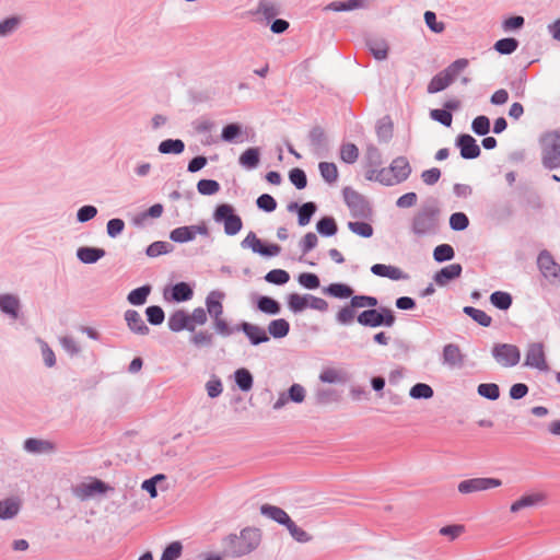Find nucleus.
<instances>
[{"label": "nucleus", "mask_w": 560, "mask_h": 560, "mask_svg": "<svg viewBox=\"0 0 560 560\" xmlns=\"http://www.w3.org/2000/svg\"><path fill=\"white\" fill-rule=\"evenodd\" d=\"M262 534L259 528L245 527L238 534L224 537L223 553L228 557L241 558L255 551L261 542Z\"/></svg>", "instance_id": "nucleus-1"}, {"label": "nucleus", "mask_w": 560, "mask_h": 560, "mask_svg": "<svg viewBox=\"0 0 560 560\" xmlns=\"http://www.w3.org/2000/svg\"><path fill=\"white\" fill-rule=\"evenodd\" d=\"M468 67V60L460 58L451 63L446 69L434 75L428 84V92L433 94L446 89L454 79Z\"/></svg>", "instance_id": "nucleus-2"}, {"label": "nucleus", "mask_w": 560, "mask_h": 560, "mask_svg": "<svg viewBox=\"0 0 560 560\" xmlns=\"http://www.w3.org/2000/svg\"><path fill=\"white\" fill-rule=\"evenodd\" d=\"M411 172L410 165L405 158L395 159L388 168H383L376 175V179L385 185H394L407 179Z\"/></svg>", "instance_id": "nucleus-3"}, {"label": "nucleus", "mask_w": 560, "mask_h": 560, "mask_svg": "<svg viewBox=\"0 0 560 560\" xmlns=\"http://www.w3.org/2000/svg\"><path fill=\"white\" fill-rule=\"evenodd\" d=\"M542 163L547 168L553 170L560 167V133L558 131L548 132L542 140Z\"/></svg>", "instance_id": "nucleus-4"}, {"label": "nucleus", "mask_w": 560, "mask_h": 560, "mask_svg": "<svg viewBox=\"0 0 560 560\" xmlns=\"http://www.w3.org/2000/svg\"><path fill=\"white\" fill-rule=\"evenodd\" d=\"M114 488L108 483L102 481L97 478H89L86 481H83L77 485L73 489V495L81 500L86 501L96 495H104L109 491H113Z\"/></svg>", "instance_id": "nucleus-5"}, {"label": "nucleus", "mask_w": 560, "mask_h": 560, "mask_svg": "<svg viewBox=\"0 0 560 560\" xmlns=\"http://www.w3.org/2000/svg\"><path fill=\"white\" fill-rule=\"evenodd\" d=\"M213 218L215 222L223 223L224 232L235 235L242 229V219L234 212L231 205L223 203L217 207Z\"/></svg>", "instance_id": "nucleus-6"}, {"label": "nucleus", "mask_w": 560, "mask_h": 560, "mask_svg": "<svg viewBox=\"0 0 560 560\" xmlns=\"http://www.w3.org/2000/svg\"><path fill=\"white\" fill-rule=\"evenodd\" d=\"M492 355L495 361L504 368H512L521 360L520 349L511 343H497L492 348Z\"/></svg>", "instance_id": "nucleus-7"}, {"label": "nucleus", "mask_w": 560, "mask_h": 560, "mask_svg": "<svg viewBox=\"0 0 560 560\" xmlns=\"http://www.w3.org/2000/svg\"><path fill=\"white\" fill-rule=\"evenodd\" d=\"M502 485V481L497 478H471L463 480L458 483L457 489L462 494H470L479 491H486L492 488H498Z\"/></svg>", "instance_id": "nucleus-8"}, {"label": "nucleus", "mask_w": 560, "mask_h": 560, "mask_svg": "<svg viewBox=\"0 0 560 560\" xmlns=\"http://www.w3.org/2000/svg\"><path fill=\"white\" fill-rule=\"evenodd\" d=\"M537 264L545 278L553 282L560 281V266L547 250L539 254Z\"/></svg>", "instance_id": "nucleus-9"}, {"label": "nucleus", "mask_w": 560, "mask_h": 560, "mask_svg": "<svg viewBox=\"0 0 560 560\" xmlns=\"http://www.w3.org/2000/svg\"><path fill=\"white\" fill-rule=\"evenodd\" d=\"M525 365L546 371L548 369L544 345L540 342L530 343L526 351Z\"/></svg>", "instance_id": "nucleus-10"}, {"label": "nucleus", "mask_w": 560, "mask_h": 560, "mask_svg": "<svg viewBox=\"0 0 560 560\" xmlns=\"http://www.w3.org/2000/svg\"><path fill=\"white\" fill-rule=\"evenodd\" d=\"M546 499H547L546 493L539 492V491L524 494L518 500L514 501L511 504L510 511L512 513H518L520 511H522L524 509L534 508V506L545 503Z\"/></svg>", "instance_id": "nucleus-11"}, {"label": "nucleus", "mask_w": 560, "mask_h": 560, "mask_svg": "<svg viewBox=\"0 0 560 560\" xmlns=\"http://www.w3.org/2000/svg\"><path fill=\"white\" fill-rule=\"evenodd\" d=\"M343 198L347 206L354 214H365L369 210L364 197L352 188L343 189Z\"/></svg>", "instance_id": "nucleus-12"}, {"label": "nucleus", "mask_w": 560, "mask_h": 560, "mask_svg": "<svg viewBox=\"0 0 560 560\" xmlns=\"http://www.w3.org/2000/svg\"><path fill=\"white\" fill-rule=\"evenodd\" d=\"M442 359L443 364L448 368H462L465 362V354L457 345L447 343L443 348Z\"/></svg>", "instance_id": "nucleus-13"}, {"label": "nucleus", "mask_w": 560, "mask_h": 560, "mask_svg": "<svg viewBox=\"0 0 560 560\" xmlns=\"http://www.w3.org/2000/svg\"><path fill=\"white\" fill-rule=\"evenodd\" d=\"M456 145L460 150V155L464 159H476L480 155V148L476 140L470 135H460L456 139Z\"/></svg>", "instance_id": "nucleus-14"}, {"label": "nucleus", "mask_w": 560, "mask_h": 560, "mask_svg": "<svg viewBox=\"0 0 560 560\" xmlns=\"http://www.w3.org/2000/svg\"><path fill=\"white\" fill-rule=\"evenodd\" d=\"M197 234H207L205 225L180 226L172 231L171 240L176 243L192 241Z\"/></svg>", "instance_id": "nucleus-15"}, {"label": "nucleus", "mask_w": 560, "mask_h": 560, "mask_svg": "<svg viewBox=\"0 0 560 560\" xmlns=\"http://www.w3.org/2000/svg\"><path fill=\"white\" fill-rule=\"evenodd\" d=\"M23 447L32 454H50L56 450V445L51 441L35 438L26 439Z\"/></svg>", "instance_id": "nucleus-16"}, {"label": "nucleus", "mask_w": 560, "mask_h": 560, "mask_svg": "<svg viewBox=\"0 0 560 560\" xmlns=\"http://www.w3.org/2000/svg\"><path fill=\"white\" fill-rule=\"evenodd\" d=\"M371 271L375 276L392 280H407L409 278L401 269L390 265L375 264L371 267Z\"/></svg>", "instance_id": "nucleus-17"}, {"label": "nucleus", "mask_w": 560, "mask_h": 560, "mask_svg": "<svg viewBox=\"0 0 560 560\" xmlns=\"http://www.w3.org/2000/svg\"><path fill=\"white\" fill-rule=\"evenodd\" d=\"M460 273H462V266L459 264H452V265H448V266L442 268L441 270H439L434 275L433 280L438 285L444 287L450 281L458 278L460 276Z\"/></svg>", "instance_id": "nucleus-18"}, {"label": "nucleus", "mask_w": 560, "mask_h": 560, "mask_svg": "<svg viewBox=\"0 0 560 560\" xmlns=\"http://www.w3.org/2000/svg\"><path fill=\"white\" fill-rule=\"evenodd\" d=\"M225 294L221 291H211L206 299L207 312L212 318L221 317L223 314L222 301Z\"/></svg>", "instance_id": "nucleus-19"}, {"label": "nucleus", "mask_w": 560, "mask_h": 560, "mask_svg": "<svg viewBox=\"0 0 560 560\" xmlns=\"http://www.w3.org/2000/svg\"><path fill=\"white\" fill-rule=\"evenodd\" d=\"M125 320L127 323L128 328L138 335H148L149 327L143 322L141 315L135 310H128L125 313Z\"/></svg>", "instance_id": "nucleus-20"}, {"label": "nucleus", "mask_w": 560, "mask_h": 560, "mask_svg": "<svg viewBox=\"0 0 560 560\" xmlns=\"http://www.w3.org/2000/svg\"><path fill=\"white\" fill-rule=\"evenodd\" d=\"M240 328L244 331V334L248 337L252 345L257 346L262 342H267L269 340V337L264 328L249 324V323H242Z\"/></svg>", "instance_id": "nucleus-21"}, {"label": "nucleus", "mask_w": 560, "mask_h": 560, "mask_svg": "<svg viewBox=\"0 0 560 560\" xmlns=\"http://www.w3.org/2000/svg\"><path fill=\"white\" fill-rule=\"evenodd\" d=\"M260 513L277 522L280 525L287 526V524L291 521V517L288 515V513L282 510L279 506L271 505V504H262L260 506Z\"/></svg>", "instance_id": "nucleus-22"}, {"label": "nucleus", "mask_w": 560, "mask_h": 560, "mask_svg": "<svg viewBox=\"0 0 560 560\" xmlns=\"http://www.w3.org/2000/svg\"><path fill=\"white\" fill-rule=\"evenodd\" d=\"M168 327L172 331H180L187 329L189 331L195 330V325L189 324L188 314L184 311H177L168 318Z\"/></svg>", "instance_id": "nucleus-23"}, {"label": "nucleus", "mask_w": 560, "mask_h": 560, "mask_svg": "<svg viewBox=\"0 0 560 560\" xmlns=\"http://www.w3.org/2000/svg\"><path fill=\"white\" fill-rule=\"evenodd\" d=\"M20 310V300L13 294L0 295V311L12 318H18Z\"/></svg>", "instance_id": "nucleus-24"}, {"label": "nucleus", "mask_w": 560, "mask_h": 560, "mask_svg": "<svg viewBox=\"0 0 560 560\" xmlns=\"http://www.w3.org/2000/svg\"><path fill=\"white\" fill-rule=\"evenodd\" d=\"M357 320L362 326L378 327L382 326V313L375 308L366 310L360 313Z\"/></svg>", "instance_id": "nucleus-25"}, {"label": "nucleus", "mask_w": 560, "mask_h": 560, "mask_svg": "<svg viewBox=\"0 0 560 560\" xmlns=\"http://www.w3.org/2000/svg\"><path fill=\"white\" fill-rule=\"evenodd\" d=\"M104 256L105 250L97 247H79L77 250V257L83 264H94Z\"/></svg>", "instance_id": "nucleus-26"}, {"label": "nucleus", "mask_w": 560, "mask_h": 560, "mask_svg": "<svg viewBox=\"0 0 560 560\" xmlns=\"http://www.w3.org/2000/svg\"><path fill=\"white\" fill-rule=\"evenodd\" d=\"M20 502L15 499L0 500V518L11 520L18 515Z\"/></svg>", "instance_id": "nucleus-27"}, {"label": "nucleus", "mask_w": 560, "mask_h": 560, "mask_svg": "<svg viewBox=\"0 0 560 560\" xmlns=\"http://www.w3.org/2000/svg\"><path fill=\"white\" fill-rule=\"evenodd\" d=\"M324 293L337 299H348L352 298L353 290L345 283H331L324 289Z\"/></svg>", "instance_id": "nucleus-28"}, {"label": "nucleus", "mask_w": 560, "mask_h": 560, "mask_svg": "<svg viewBox=\"0 0 560 560\" xmlns=\"http://www.w3.org/2000/svg\"><path fill=\"white\" fill-rule=\"evenodd\" d=\"M368 47L375 59L383 60L387 57L388 45L384 39H378V38L369 39Z\"/></svg>", "instance_id": "nucleus-29"}, {"label": "nucleus", "mask_w": 560, "mask_h": 560, "mask_svg": "<svg viewBox=\"0 0 560 560\" xmlns=\"http://www.w3.org/2000/svg\"><path fill=\"white\" fill-rule=\"evenodd\" d=\"M463 312L482 327H489L492 323V318L482 310L465 306Z\"/></svg>", "instance_id": "nucleus-30"}, {"label": "nucleus", "mask_w": 560, "mask_h": 560, "mask_svg": "<svg viewBox=\"0 0 560 560\" xmlns=\"http://www.w3.org/2000/svg\"><path fill=\"white\" fill-rule=\"evenodd\" d=\"M290 325L283 319H275L269 323L268 331L273 338H283L289 334Z\"/></svg>", "instance_id": "nucleus-31"}, {"label": "nucleus", "mask_w": 560, "mask_h": 560, "mask_svg": "<svg viewBox=\"0 0 560 560\" xmlns=\"http://www.w3.org/2000/svg\"><path fill=\"white\" fill-rule=\"evenodd\" d=\"M151 292L150 285H142L129 292L127 300L132 305H142L145 303Z\"/></svg>", "instance_id": "nucleus-32"}, {"label": "nucleus", "mask_w": 560, "mask_h": 560, "mask_svg": "<svg viewBox=\"0 0 560 560\" xmlns=\"http://www.w3.org/2000/svg\"><path fill=\"white\" fill-rule=\"evenodd\" d=\"M490 302L497 308L505 311L512 305V296L508 292L495 291L490 295Z\"/></svg>", "instance_id": "nucleus-33"}, {"label": "nucleus", "mask_w": 560, "mask_h": 560, "mask_svg": "<svg viewBox=\"0 0 560 560\" xmlns=\"http://www.w3.org/2000/svg\"><path fill=\"white\" fill-rule=\"evenodd\" d=\"M185 144L179 139H167L160 143L159 151L163 154H179L184 151Z\"/></svg>", "instance_id": "nucleus-34"}, {"label": "nucleus", "mask_w": 560, "mask_h": 560, "mask_svg": "<svg viewBox=\"0 0 560 560\" xmlns=\"http://www.w3.org/2000/svg\"><path fill=\"white\" fill-rule=\"evenodd\" d=\"M235 382L241 390L248 392L253 387V376L250 372L244 368L235 371Z\"/></svg>", "instance_id": "nucleus-35"}, {"label": "nucleus", "mask_w": 560, "mask_h": 560, "mask_svg": "<svg viewBox=\"0 0 560 560\" xmlns=\"http://www.w3.org/2000/svg\"><path fill=\"white\" fill-rule=\"evenodd\" d=\"M433 394L432 387L424 383H417L409 390V396L413 399H430Z\"/></svg>", "instance_id": "nucleus-36"}, {"label": "nucleus", "mask_w": 560, "mask_h": 560, "mask_svg": "<svg viewBox=\"0 0 560 560\" xmlns=\"http://www.w3.org/2000/svg\"><path fill=\"white\" fill-rule=\"evenodd\" d=\"M308 296L300 295L298 293H292L288 296V305L289 308L293 313L303 312L307 307Z\"/></svg>", "instance_id": "nucleus-37"}, {"label": "nucleus", "mask_w": 560, "mask_h": 560, "mask_svg": "<svg viewBox=\"0 0 560 560\" xmlns=\"http://www.w3.org/2000/svg\"><path fill=\"white\" fill-rule=\"evenodd\" d=\"M319 172L324 180H326L329 184H332L338 178V168L335 163L329 162H320L319 165Z\"/></svg>", "instance_id": "nucleus-38"}, {"label": "nucleus", "mask_w": 560, "mask_h": 560, "mask_svg": "<svg viewBox=\"0 0 560 560\" xmlns=\"http://www.w3.org/2000/svg\"><path fill=\"white\" fill-rule=\"evenodd\" d=\"M172 296L177 302L188 301L192 296V290L187 283L179 282L173 287Z\"/></svg>", "instance_id": "nucleus-39"}, {"label": "nucleus", "mask_w": 560, "mask_h": 560, "mask_svg": "<svg viewBox=\"0 0 560 560\" xmlns=\"http://www.w3.org/2000/svg\"><path fill=\"white\" fill-rule=\"evenodd\" d=\"M287 529L294 540L305 544L312 540V536L303 528L299 527L292 520L287 524Z\"/></svg>", "instance_id": "nucleus-40"}, {"label": "nucleus", "mask_w": 560, "mask_h": 560, "mask_svg": "<svg viewBox=\"0 0 560 560\" xmlns=\"http://www.w3.org/2000/svg\"><path fill=\"white\" fill-rule=\"evenodd\" d=\"M240 163L248 168L256 167L259 163V152L256 148H249L240 156Z\"/></svg>", "instance_id": "nucleus-41"}, {"label": "nucleus", "mask_w": 560, "mask_h": 560, "mask_svg": "<svg viewBox=\"0 0 560 560\" xmlns=\"http://www.w3.org/2000/svg\"><path fill=\"white\" fill-rule=\"evenodd\" d=\"M355 317V306H352V302L350 301L349 305H346L339 310L336 315V319L341 325H350L353 323Z\"/></svg>", "instance_id": "nucleus-42"}, {"label": "nucleus", "mask_w": 560, "mask_h": 560, "mask_svg": "<svg viewBox=\"0 0 560 560\" xmlns=\"http://www.w3.org/2000/svg\"><path fill=\"white\" fill-rule=\"evenodd\" d=\"M258 308L266 314L276 315L280 312V304L269 296H261L258 300Z\"/></svg>", "instance_id": "nucleus-43"}, {"label": "nucleus", "mask_w": 560, "mask_h": 560, "mask_svg": "<svg viewBox=\"0 0 560 560\" xmlns=\"http://www.w3.org/2000/svg\"><path fill=\"white\" fill-rule=\"evenodd\" d=\"M477 392L480 396L490 400H495L500 396L499 386L494 383L480 384L477 388Z\"/></svg>", "instance_id": "nucleus-44"}, {"label": "nucleus", "mask_w": 560, "mask_h": 560, "mask_svg": "<svg viewBox=\"0 0 560 560\" xmlns=\"http://www.w3.org/2000/svg\"><path fill=\"white\" fill-rule=\"evenodd\" d=\"M359 150L353 143H346L340 149V159L346 163H354L358 160Z\"/></svg>", "instance_id": "nucleus-45"}, {"label": "nucleus", "mask_w": 560, "mask_h": 560, "mask_svg": "<svg viewBox=\"0 0 560 560\" xmlns=\"http://www.w3.org/2000/svg\"><path fill=\"white\" fill-rule=\"evenodd\" d=\"M518 43L514 38H502L494 44L498 52L503 55L512 54L516 50Z\"/></svg>", "instance_id": "nucleus-46"}, {"label": "nucleus", "mask_w": 560, "mask_h": 560, "mask_svg": "<svg viewBox=\"0 0 560 560\" xmlns=\"http://www.w3.org/2000/svg\"><path fill=\"white\" fill-rule=\"evenodd\" d=\"M317 231L326 236L334 235L337 232V225L332 218H323L317 222Z\"/></svg>", "instance_id": "nucleus-47"}, {"label": "nucleus", "mask_w": 560, "mask_h": 560, "mask_svg": "<svg viewBox=\"0 0 560 560\" xmlns=\"http://www.w3.org/2000/svg\"><path fill=\"white\" fill-rule=\"evenodd\" d=\"M183 546L179 541H173L163 551L160 560H177L182 555Z\"/></svg>", "instance_id": "nucleus-48"}, {"label": "nucleus", "mask_w": 560, "mask_h": 560, "mask_svg": "<svg viewBox=\"0 0 560 560\" xmlns=\"http://www.w3.org/2000/svg\"><path fill=\"white\" fill-rule=\"evenodd\" d=\"M316 211V206L313 202H306L299 209V224L306 225L310 223L312 215Z\"/></svg>", "instance_id": "nucleus-49"}, {"label": "nucleus", "mask_w": 560, "mask_h": 560, "mask_svg": "<svg viewBox=\"0 0 560 560\" xmlns=\"http://www.w3.org/2000/svg\"><path fill=\"white\" fill-rule=\"evenodd\" d=\"M348 226L354 234L362 237H370L373 234V228L366 222H349Z\"/></svg>", "instance_id": "nucleus-50"}, {"label": "nucleus", "mask_w": 560, "mask_h": 560, "mask_svg": "<svg viewBox=\"0 0 560 560\" xmlns=\"http://www.w3.org/2000/svg\"><path fill=\"white\" fill-rule=\"evenodd\" d=\"M289 178H290V182L298 188V189H303L306 187L307 185V178H306V174L303 170L301 168H293L290 171L289 173Z\"/></svg>", "instance_id": "nucleus-51"}, {"label": "nucleus", "mask_w": 560, "mask_h": 560, "mask_svg": "<svg viewBox=\"0 0 560 560\" xmlns=\"http://www.w3.org/2000/svg\"><path fill=\"white\" fill-rule=\"evenodd\" d=\"M266 281L273 284H284L289 281L290 276L285 270L282 269H273L269 271L266 277Z\"/></svg>", "instance_id": "nucleus-52"}, {"label": "nucleus", "mask_w": 560, "mask_h": 560, "mask_svg": "<svg viewBox=\"0 0 560 560\" xmlns=\"http://www.w3.org/2000/svg\"><path fill=\"white\" fill-rule=\"evenodd\" d=\"M197 189L201 195H213L220 189V185L213 179H201L197 184Z\"/></svg>", "instance_id": "nucleus-53"}, {"label": "nucleus", "mask_w": 560, "mask_h": 560, "mask_svg": "<svg viewBox=\"0 0 560 560\" xmlns=\"http://www.w3.org/2000/svg\"><path fill=\"white\" fill-rule=\"evenodd\" d=\"M471 128L475 133L485 136L490 130V120L487 116H478L472 120Z\"/></svg>", "instance_id": "nucleus-54"}, {"label": "nucleus", "mask_w": 560, "mask_h": 560, "mask_svg": "<svg viewBox=\"0 0 560 560\" xmlns=\"http://www.w3.org/2000/svg\"><path fill=\"white\" fill-rule=\"evenodd\" d=\"M59 342L63 350L70 355H77L81 351L79 343L71 336L60 337Z\"/></svg>", "instance_id": "nucleus-55"}, {"label": "nucleus", "mask_w": 560, "mask_h": 560, "mask_svg": "<svg viewBox=\"0 0 560 560\" xmlns=\"http://www.w3.org/2000/svg\"><path fill=\"white\" fill-rule=\"evenodd\" d=\"M279 10L275 2L264 0L260 1L257 8V13L264 15L267 19H271L278 14Z\"/></svg>", "instance_id": "nucleus-56"}, {"label": "nucleus", "mask_w": 560, "mask_h": 560, "mask_svg": "<svg viewBox=\"0 0 560 560\" xmlns=\"http://www.w3.org/2000/svg\"><path fill=\"white\" fill-rule=\"evenodd\" d=\"M351 302L355 308L375 307L378 303L376 298L369 295H354L351 298Z\"/></svg>", "instance_id": "nucleus-57"}, {"label": "nucleus", "mask_w": 560, "mask_h": 560, "mask_svg": "<svg viewBox=\"0 0 560 560\" xmlns=\"http://www.w3.org/2000/svg\"><path fill=\"white\" fill-rule=\"evenodd\" d=\"M299 283L306 289H317L319 287V278L315 273L303 272L299 276Z\"/></svg>", "instance_id": "nucleus-58"}, {"label": "nucleus", "mask_w": 560, "mask_h": 560, "mask_svg": "<svg viewBox=\"0 0 560 560\" xmlns=\"http://www.w3.org/2000/svg\"><path fill=\"white\" fill-rule=\"evenodd\" d=\"M145 314L149 323L152 325H160L164 320V312L160 306H149Z\"/></svg>", "instance_id": "nucleus-59"}, {"label": "nucleus", "mask_w": 560, "mask_h": 560, "mask_svg": "<svg viewBox=\"0 0 560 560\" xmlns=\"http://www.w3.org/2000/svg\"><path fill=\"white\" fill-rule=\"evenodd\" d=\"M468 218L463 212L453 213L450 218V225L453 230L462 231L468 225Z\"/></svg>", "instance_id": "nucleus-60"}, {"label": "nucleus", "mask_w": 560, "mask_h": 560, "mask_svg": "<svg viewBox=\"0 0 560 560\" xmlns=\"http://www.w3.org/2000/svg\"><path fill=\"white\" fill-rule=\"evenodd\" d=\"M432 119L441 122L442 125L450 127L453 121L451 112L446 109H432L430 113Z\"/></svg>", "instance_id": "nucleus-61"}, {"label": "nucleus", "mask_w": 560, "mask_h": 560, "mask_svg": "<svg viewBox=\"0 0 560 560\" xmlns=\"http://www.w3.org/2000/svg\"><path fill=\"white\" fill-rule=\"evenodd\" d=\"M38 343L40 346L42 355L45 364L48 368H52L56 364V357L52 349L42 339H38Z\"/></svg>", "instance_id": "nucleus-62"}, {"label": "nucleus", "mask_w": 560, "mask_h": 560, "mask_svg": "<svg viewBox=\"0 0 560 560\" xmlns=\"http://www.w3.org/2000/svg\"><path fill=\"white\" fill-rule=\"evenodd\" d=\"M424 21L428 25V27L433 31L434 33H442L445 28V25L443 22L436 21V15L432 11H427L424 13Z\"/></svg>", "instance_id": "nucleus-63"}, {"label": "nucleus", "mask_w": 560, "mask_h": 560, "mask_svg": "<svg viewBox=\"0 0 560 560\" xmlns=\"http://www.w3.org/2000/svg\"><path fill=\"white\" fill-rule=\"evenodd\" d=\"M287 395L291 401L301 404L305 399V388L300 384H293Z\"/></svg>", "instance_id": "nucleus-64"}]
</instances>
